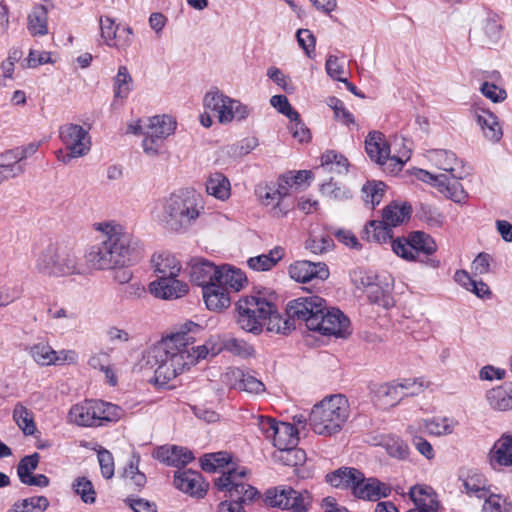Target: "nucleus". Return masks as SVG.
Returning <instances> with one entry per match:
<instances>
[{
	"mask_svg": "<svg viewBox=\"0 0 512 512\" xmlns=\"http://www.w3.org/2000/svg\"><path fill=\"white\" fill-rule=\"evenodd\" d=\"M203 331L201 325L186 321L149 350L147 364L154 369L155 381L158 384H167L200 360L217 356L222 351L243 359L255 354L251 344L232 336L224 337L220 341L210 338L203 345L194 346Z\"/></svg>",
	"mask_w": 512,
	"mask_h": 512,
	"instance_id": "f257e3e1",
	"label": "nucleus"
},
{
	"mask_svg": "<svg viewBox=\"0 0 512 512\" xmlns=\"http://www.w3.org/2000/svg\"><path fill=\"white\" fill-rule=\"evenodd\" d=\"M93 226L100 236L99 243L91 246L85 254L91 268L106 270L124 267L138 257V241L122 225L107 221Z\"/></svg>",
	"mask_w": 512,
	"mask_h": 512,
	"instance_id": "f03ea898",
	"label": "nucleus"
},
{
	"mask_svg": "<svg viewBox=\"0 0 512 512\" xmlns=\"http://www.w3.org/2000/svg\"><path fill=\"white\" fill-rule=\"evenodd\" d=\"M237 322L241 329L257 334L264 324L269 331L287 334L294 329L295 322L287 314L281 316L275 305L259 296H246L237 302Z\"/></svg>",
	"mask_w": 512,
	"mask_h": 512,
	"instance_id": "7ed1b4c3",
	"label": "nucleus"
},
{
	"mask_svg": "<svg viewBox=\"0 0 512 512\" xmlns=\"http://www.w3.org/2000/svg\"><path fill=\"white\" fill-rule=\"evenodd\" d=\"M203 206L193 189H179L163 198L154 209V217L168 230L182 231L192 226Z\"/></svg>",
	"mask_w": 512,
	"mask_h": 512,
	"instance_id": "20e7f679",
	"label": "nucleus"
},
{
	"mask_svg": "<svg viewBox=\"0 0 512 512\" xmlns=\"http://www.w3.org/2000/svg\"><path fill=\"white\" fill-rule=\"evenodd\" d=\"M248 472L246 467L230 469L214 479L217 490L228 498L219 503L217 512H245L242 505L259 496L257 489L247 482Z\"/></svg>",
	"mask_w": 512,
	"mask_h": 512,
	"instance_id": "39448f33",
	"label": "nucleus"
},
{
	"mask_svg": "<svg viewBox=\"0 0 512 512\" xmlns=\"http://www.w3.org/2000/svg\"><path fill=\"white\" fill-rule=\"evenodd\" d=\"M349 413L348 399L341 394L331 395L314 405L310 413V425L316 434L331 436L341 431Z\"/></svg>",
	"mask_w": 512,
	"mask_h": 512,
	"instance_id": "423d86ee",
	"label": "nucleus"
},
{
	"mask_svg": "<svg viewBox=\"0 0 512 512\" xmlns=\"http://www.w3.org/2000/svg\"><path fill=\"white\" fill-rule=\"evenodd\" d=\"M35 268L43 275L56 277L83 274L85 271L80 258L72 249L52 244L37 255Z\"/></svg>",
	"mask_w": 512,
	"mask_h": 512,
	"instance_id": "0eeeda50",
	"label": "nucleus"
},
{
	"mask_svg": "<svg viewBox=\"0 0 512 512\" xmlns=\"http://www.w3.org/2000/svg\"><path fill=\"white\" fill-rule=\"evenodd\" d=\"M124 410L102 400H85L73 405L68 413V421L82 427H98L108 422H117Z\"/></svg>",
	"mask_w": 512,
	"mask_h": 512,
	"instance_id": "6e6552de",
	"label": "nucleus"
},
{
	"mask_svg": "<svg viewBox=\"0 0 512 512\" xmlns=\"http://www.w3.org/2000/svg\"><path fill=\"white\" fill-rule=\"evenodd\" d=\"M203 106L214 112L221 124H229L233 121L241 122L250 114V108L247 105L230 98L217 88L206 92L203 97Z\"/></svg>",
	"mask_w": 512,
	"mask_h": 512,
	"instance_id": "1a4fd4ad",
	"label": "nucleus"
},
{
	"mask_svg": "<svg viewBox=\"0 0 512 512\" xmlns=\"http://www.w3.org/2000/svg\"><path fill=\"white\" fill-rule=\"evenodd\" d=\"M392 251L406 261H422L421 255L429 256L436 252L437 245L433 238L422 232H411L408 237L391 240Z\"/></svg>",
	"mask_w": 512,
	"mask_h": 512,
	"instance_id": "9d476101",
	"label": "nucleus"
},
{
	"mask_svg": "<svg viewBox=\"0 0 512 512\" xmlns=\"http://www.w3.org/2000/svg\"><path fill=\"white\" fill-rule=\"evenodd\" d=\"M177 123L169 115H157L148 118L144 126L143 151L146 155L155 157L161 153L165 140L176 130Z\"/></svg>",
	"mask_w": 512,
	"mask_h": 512,
	"instance_id": "9b49d317",
	"label": "nucleus"
},
{
	"mask_svg": "<svg viewBox=\"0 0 512 512\" xmlns=\"http://www.w3.org/2000/svg\"><path fill=\"white\" fill-rule=\"evenodd\" d=\"M59 137L68 152L59 150L57 158L65 164L74 158L87 155L91 149L89 132L81 125L73 123L62 125L59 129Z\"/></svg>",
	"mask_w": 512,
	"mask_h": 512,
	"instance_id": "f8f14e48",
	"label": "nucleus"
},
{
	"mask_svg": "<svg viewBox=\"0 0 512 512\" xmlns=\"http://www.w3.org/2000/svg\"><path fill=\"white\" fill-rule=\"evenodd\" d=\"M326 310V301L316 295L300 297L290 301L286 307L287 315L295 321L305 323L308 330L319 328V320Z\"/></svg>",
	"mask_w": 512,
	"mask_h": 512,
	"instance_id": "ddd939ff",
	"label": "nucleus"
},
{
	"mask_svg": "<svg viewBox=\"0 0 512 512\" xmlns=\"http://www.w3.org/2000/svg\"><path fill=\"white\" fill-rule=\"evenodd\" d=\"M365 150L372 161L383 166L388 161L394 164L391 171H399L402 166L410 159L411 149L404 146L403 152L399 156L390 157V146L385 136L380 131H371L365 139Z\"/></svg>",
	"mask_w": 512,
	"mask_h": 512,
	"instance_id": "4468645a",
	"label": "nucleus"
},
{
	"mask_svg": "<svg viewBox=\"0 0 512 512\" xmlns=\"http://www.w3.org/2000/svg\"><path fill=\"white\" fill-rule=\"evenodd\" d=\"M256 194L262 205L271 207V215L275 218L287 216L291 206L285 202L289 195L287 189L278 179L275 184L260 185L256 188Z\"/></svg>",
	"mask_w": 512,
	"mask_h": 512,
	"instance_id": "2eb2a0df",
	"label": "nucleus"
},
{
	"mask_svg": "<svg viewBox=\"0 0 512 512\" xmlns=\"http://www.w3.org/2000/svg\"><path fill=\"white\" fill-rule=\"evenodd\" d=\"M319 328L314 331L325 336L346 337L350 334V320L337 308L327 309L321 315Z\"/></svg>",
	"mask_w": 512,
	"mask_h": 512,
	"instance_id": "dca6fc26",
	"label": "nucleus"
},
{
	"mask_svg": "<svg viewBox=\"0 0 512 512\" xmlns=\"http://www.w3.org/2000/svg\"><path fill=\"white\" fill-rule=\"evenodd\" d=\"M289 275L297 282L324 281L329 277L328 266L324 262L308 260L296 261L289 266Z\"/></svg>",
	"mask_w": 512,
	"mask_h": 512,
	"instance_id": "f3484780",
	"label": "nucleus"
},
{
	"mask_svg": "<svg viewBox=\"0 0 512 512\" xmlns=\"http://www.w3.org/2000/svg\"><path fill=\"white\" fill-rule=\"evenodd\" d=\"M174 485L178 490L195 498H203L209 486L201 473L193 470L176 471L174 474Z\"/></svg>",
	"mask_w": 512,
	"mask_h": 512,
	"instance_id": "a211bd4d",
	"label": "nucleus"
},
{
	"mask_svg": "<svg viewBox=\"0 0 512 512\" xmlns=\"http://www.w3.org/2000/svg\"><path fill=\"white\" fill-rule=\"evenodd\" d=\"M454 421L447 417H433L431 419H420L407 427V433L427 434L431 436H443L451 434L454 430Z\"/></svg>",
	"mask_w": 512,
	"mask_h": 512,
	"instance_id": "6ab92c4d",
	"label": "nucleus"
},
{
	"mask_svg": "<svg viewBox=\"0 0 512 512\" xmlns=\"http://www.w3.org/2000/svg\"><path fill=\"white\" fill-rule=\"evenodd\" d=\"M426 157L438 169L450 173L452 178L462 179L464 177L463 163L454 152L445 149H431L427 151Z\"/></svg>",
	"mask_w": 512,
	"mask_h": 512,
	"instance_id": "aec40b11",
	"label": "nucleus"
},
{
	"mask_svg": "<svg viewBox=\"0 0 512 512\" xmlns=\"http://www.w3.org/2000/svg\"><path fill=\"white\" fill-rule=\"evenodd\" d=\"M414 508L425 512H440L441 504L437 492L427 484H415L408 491Z\"/></svg>",
	"mask_w": 512,
	"mask_h": 512,
	"instance_id": "412c9836",
	"label": "nucleus"
},
{
	"mask_svg": "<svg viewBox=\"0 0 512 512\" xmlns=\"http://www.w3.org/2000/svg\"><path fill=\"white\" fill-rule=\"evenodd\" d=\"M266 503L272 507H279L282 509H291L300 503V499H310L308 492L300 493L291 487H275L270 488L265 493Z\"/></svg>",
	"mask_w": 512,
	"mask_h": 512,
	"instance_id": "4be33fe9",
	"label": "nucleus"
},
{
	"mask_svg": "<svg viewBox=\"0 0 512 512\" xmlns=\"http://www.w3.org/2000/svg\"><path fill=\"white\" fill-rule=\"evenodd\" d=\"M101 37L107 46L116 48L118 50L126 49L132 43L133 30L131 27L126 26L122 29V32L126 33V37L116 39V34L119 29V25L109 16H101L99 20Z\"/></svg>",
	"mask_w": 512,
	"mask_h": 512,
	"instance_id": "5701e85b",
	"label": "nucleus"
},
{
	"mask_svg": "<svg viewBox=\"0 0 512 512\" xmlns=\"http://www.w3.org/2000/svg\"><path fill=\"white\" fill-rule=\"evenodd\" d=\"M178 276L162 277L149 284V291L160 299L180 298L188 292V284L177 279Z\"/></svg>",
	"mask_w": 512,
	"mask_h": 512,
	"instance_id": "b1692460",
	"label": "nucleus"
},
{
	"mask_svg": "<svg viewBox=\"0 0 512 512\" xmlns=\"http://www.w3.org/2000/svg\"><path fill=\"white\" fill-rule=\"evenodd\" d=\"M474 117L481 128L483 136L492 143H497L503 136L502 126L498 117L490 110L476 106L474 108Z\"/></svg>",
	"mask_w": 512,
	"mask_h": 512,
	"instance_id": "393cba45",
	"label": "nucleus"
},
{
	"mask_svg": "<svg viewBox=\"0 0 512 512\" xmlns=\"http://www.w3.org/2000/svg\"><path fill=\"white\" fill-rule=\"evenodd\" d=\"M227 384L234 389L248 393L259 394L264 392V384L249 372L239 368L230 369L225 374Z\"/></svg>",
	"mask_w": 512,
	"mask_h": 512,
	"instance_id": "a878e982",
	"label": "nucleus"
},
{
	"mask_svg": "<svg viewBox=\"0 0 512 512\" xmlns=\"http://www.w3.org/2000/svg\"><path fill=\"white\" fill-rule=\"evenodd\" d=\"M154 457L160 462L174 467L185 466L194 459L190 450L175 445L158 447L154 452Z\"/></svg>",
	"mask_w": 512,
	"mask_h": 512,
	"instance_id": "bb28decb",
	"label": "nucleus"
},
{
	"mask_svg": "<svg viewBox=\"0 0 512 512\" xmlns=\"http://www.w3.org/2000/svg\"><path fill=\"white\" fill-rule=\"evenodd\" d=\"M391 487L376 478H365L355 488L354 496L364 500L378 501L380 498L388 497Z\"/></svg>",
	"mask_w": 512,
	"mask_h": 512,
	"instance_id": "cd10ccee",
	"label": "nucleus"
},
{
	"mask_svg": "<svg viewBox=\"0 0 512 512\" xmlns=\"http://www.w3.org/2000/svg\"><path fill=\"white\" fill-rule=\"evenodd\" d=\"M326 479L333 487L349 489L354 495L355 488L363 480V473L355 468L344 467L327 474Z\"/></svg>",
	"mask_w": 512,
	"mask_h": 512,
	"instance_id": "c85d7f7f",
	"label": "nucleus"
},
{
	"mask_svg": "<svg viewBox=\"0 0 512 512\" xmlns=\"http://www.w3.org/2000/svg\"><path fill=\"white\" fill-rule=\"evenodd\" d=\"M218 273L219 267L207 260L197 259L191 265L190 279L204 289L205 285L216 282Z\"/></svg>",
	"mask_w": 512,
	"mask_h": 512,
	"instance_id": "c756f323",
	"label": "nucleus"
},
{
	"mask_svg": "<svg viewBox=\"0 0 512 512\" xmlns=\"http://www.w3.org/2000/svg\"><path fill=\"white\" fill-rule=\"evenodd\" d=\"M151 265L158 279L179 276L181 271V265L177 258L166 252L153 255Z\"/></svg>",
	"mask_w": 512,
	"mask_h": 512,
	"instance_id": "7c9ffc66",
	"label": "nucleus"
},
{
	"mask_svg": "<svg viewBox=\"0 0 512 512\" xmlns=\"http://www.w3.org/2000/svg\"><path fill=\"white\" fill-rule=\"evenodd\" d=\"M486 400L494 410L507 411L512 409V383L506 382L488 390Z\"/></svg>",
	"mask_w": 512,
	"mask_h": 512,
	"instance_id": "2f4dec72",
	"label": "nucleus"
},
{
	"mask_svg": "<svg viewBox=\"0 0 512 512\" xmlns=\"http://www.w3.org/2000/svg\"><path fill=\"white\" fill-rule=\"evenodd\" d=\"M203 299L209 310H221L230 305L229 291H226L217 282L205 285L202 289Z\"/></svg>",
	"mask_w": 512,
	"mask_h": 512,
	"instance_id": "473e14b6",
	"label": "nucleus"
},
{
	"mask_svg": "<svg viewBox=\"0 0 512 512\" xmlns=\"http://www.w3.org/2000/svg\"><path fill=\"white\" fill-rule=\"evenodd\" d=\"M490 463L493 467L512 466V436L503 435L490 451Z\"/></svg>",
	"mask_w": 512,
	"mask_h": 512,
	"instance_id": "72a5a7b5",
	"label": "nucleus"
},
{
	"mask_svg": "<svg viewBox=\"0 0 512 512\" xmlns=\"http://www.w3.org/2000/svg\"><path fill=\"white\" fill-rule=\"evenodd\" d=\"M412 208L406 202L393 201L382 211L384 223L392 229L406 222L411 215Z\"/></svg>",
	"mask_w": 512,
	"mask_h": 512,
	"instance_id": "f704fd0d",
	"label": "nucleus"
},
{
	"mask_svg": "<svg viewBox=\"0 0 512 512\" xmlns=\"http://www.w3.org/2000/svg\"><path fill=\"white\" fill-rule=\"evenodd\" d=\"M216 282L226 291L233 290L238 292L247 282V278L240 269L224 265L219 267Z\"/></svg>",
	"mask_w": 512,
	"mask_h": 512,
	"instance_id": "c9c22d12",
	"label": "nucleus"
},
{
	"mask_svg": "<svg viewBox=\"0 0 512 512\" xmlns=\"http://www.w3.org/2000/svg\"><path fill=\"white\" fill-rule=\"evenodd\" d=\"M370 391L383 406H395L403 398L397 382L373 384Z\"/></svg>",
	"mask_w": 512,
	"mask_h": 512,
	"instance_id": "e433bc0d",
	"label": "nucleus"
},
{
	"mask_svg": "<svg viewBox=\"0 0 512 512\" xmlns=\"http://www.w3.org/2000/svg\"><path fill=\"white\" fill-rule=\"evenodd\" d=\"M21 162V156L17 152V149L7 150L0 154V183L4 180L14 178L21 175L24 172V167L19 164Z\"/></svg>",
	"mask_w": 512,
	"mask_h": 512,
	"instance_id": "4c0bfd02",
	"label": "nucleus"
},
{
	"mask_svg": "<svg viewBox=\"0 0 512 512\" xmlns=\"http://www.w3.org/2000/svg\"><path fill=\"white\" fill-rule=\"evenodd\" d=\"M363 237L369 242L387 243L393 238V230L384 223V219L369 221L363 231Z\"/></svg>",
	"mask_w": 512,
	"mask_h": 512,
	"instance_id": "58836bf2",
	"label": "nucleus"
},
{
	"mask_svg": "<svg viewBox=\"0 0 512 512\" xmlns=\"http://www.w3.org/2000/svg\"><path fill=\"white\" fill-rule=\"evenodd\" d=\"M206 191L216 199L225 201L231 195L230 181L222 173L211 174L206 182Z\"/></svg>",
	"mask_w": 512,
	"mask_h": 512,
	"instance_id": "ea45409f",
	"label": "nucleus"
},
{
	"mask_svg": "<svg viewBox=\"0 0 512 512\" xmlns=\"http://www.w3.org/2000/svg\"><path fill=\"white\" fill-rule=\"evenodd\" d=\"M298 431L293 424L280 422L277 427V434L273 437V445L278 449L297 446Z\"/></svg>",
	"mask_w": 512,
	"mask_h": 512,
	"instance_id": "a19ab883",
	"label": "nucleus"
},
{
	"mask_svg": "<svg viewBox=\"0 0 512 512\" xmlns=\"http://www.w3.org/2000/svg\"><path fill=\"white\" fill-rule=\"evenodd\" d=\"M458 180L455 178L450 179L445 175V177L438 179L440 182V189L438 190L455 203L463 204L468 199V193Z\"/></svg>",
	"mask_w": 512,
	"mask_h": 512,
	"instance_id": "79ce46f5",
	"label": "nucleus"
},
{
	"mask_svg": "<svg viewBox=\"0 0 512 512\" xmlns=\"http://www.w3.org/2000/svg\"><path fill=\"white\" fill-rule=\"evenodd\" d=\"M283 257V249L275 247L268 254H261L247 260L249 268L254 271H268Z\"/></svg>",
	"mask_w": 512,
	"mask_h": 512,
	"instance_id": "37998d69",
	"label": "nucleus"
},
{
	"mask_svg": "<svg viewBox=\"0 0 512 512\" xmlns=\"http://www.w3.org/2000/svg\"><path fill=\"white\" fill-rule=\"evenodd\" d=\"M133 79L126 66H120L114 77L113 92L114 103L118 100H125L132 91Z\"/></svg>",
	"mask_w": 512,
	"mask_h": 512,
	"instance_id": "c03bdc74",
	"label": "nucleus"
},
{
	"mask_svg": "<svg viewBox=\"0 0 512 512\" xmlns=\"http://www.w3.org/2000/svg\"><path fill=\"white\" fill-rule=\"evenodd\" d=\"M13 420L25 435H34L36 432L33 414L21 402L16 403L14 407Z\"/></svg>",
	"mask_w": 512,
	"mask_h": 512,
	"instance_id": "a18cd8bd",
	"label": "nucleus"
},
{
	"mask_svg": "<svg viewBox=\"0 0 512 512\" xmlns=\"http://www.w3.org/2000/svg\"><path fill=\"white\" fill-rule=\"evenodd\" d=\"M231 463V456L226 452H217V453H211L206 454L203 459L201 460V467L204 471L207 472H215L218 469H222L227 467L225 472H227L230 469H237V467L230 466ZM241 466H238L240 468ZM224 473V471L221 473V475Z\"/></svg>",
	"mask_w": 512,
	"mask_h": 512,
	"instance_id": "49530a36",
	"label": "nucleus"
},
{
	"mask_svg": "<svg viewBox=\"0 0 512 512\" xmlns=\"http://www.w3.org/2000/svg\"><path fill=\"white\" fill-rule=\"evenodd\" d=\"M463 487L468 495L475 496L480 499H486L490 494H492L487 480L479 474H472L465 478L463 480Z\"/></svg>",
	"mask_w": 512,
	"mask_h": 512,
	"instance_id": "de8ad7c7",
	"label": "nucleus"
},
{
	"mask_svg": "<svg viewBox=\"0 0 512 512\" xmlns=\"http://www.w3.org/2000/svg\"><path fill=\"white\" fill-rule=\"evenodd\" d=\"M48 507L45 496H33L16 501L7 512H44Z\"/></svg>",
	"mask_w": 512,
	"mask_h": 512,
	"instance_id": "09e8293b",
	"label": "nucleus"
},
{
	"mask_svg": "<svg viewBox=\"0 0 512 512\" xmlns=\"http://www.w3.org/2000/svg\"><path fill=\"white\" fill-rule=\"evenodd\" d=\"M320 169L324 172L346 173L348 170V160L341 154L327 151L321 157V165L318 170Z\"/></svg>",
	"mask_w": 512,
	"mask_h": 512,
	"instance_id": "8fccbe9b",
	"label": "nucleus"
},
{
	"mask_svg": "<svg viewBox=\"0 0 512 512\" xmlns=\"http://www.w3.org/2000/svg\"><path fill=\"white\" fill-rule=\"evenodd\" d=\"M28 30L32 35H46L48 33L47 26V10L45 6L40 5L33 9L28 16Z\"/></svg>",
	"mask_w": 512,
	"mask_h": 512,
	"instance_id": "3c124183",
	"label": "nucleus"
},
{
	"mask_svg": "<svg viewBox=\"0 0 512 512\" xmlns=\"http://www.w3.org/2000/svg\"><path fill=\"white\" fill-rule=\"evenodd\" d=\"M333 246V238L326 233L316 234L312 232L305 243L306 249L314 254H322L328 252L333 248Z\"/></svg>",
	"mask_w": 512,
	"mask_h": 512,
	"instance_id": "603ef678",
	"label": "nucleus"
},
{
	"mask_svg": "<svg viewBox=\"0 0 512 512\" xmlns=\"http://www.w3.org/2000/svg\"><path fill=\"white\" fill-rule=\"evenodd\" d=\"M278 179L290 194L292 189H299L308 183L312 179V172L307 170L290 171L281 175Z\"/></svg>",
	"mask_w": 512,
	"mask_h": 512,
	"instance_id": "864d4df0",
	"label": "nucleus"
},
{
	"mask_svg": "<svg viewBox=\"0 0 512 512\" xmlns=\"http://www.w3.org/2000/svg\"><path fill=\"white\" fill-rule=\"evenodd\" d=\"M383 446L391 457L403 460L409 456L407 443L396 435L383 438Z\"/></svg>",
	"mask_w": 512,
	"mask_h": 512,
	"instance_id": "5fc2aeb1",
	"label": "nucleus"
},
{
	"mask_svg": "<svg viewBox=\"0 0 512 512\" xmlns=\"http://www.w3.org/2000/svg\"><path fill=\"white\" fill-rule=\"evenodd\" d=\"M29 353L34 361L42 366L54 365L56 351L47 343H38L30 347Z\"/></svg>",
	"mask_w": 512,
	"mask_h": 512,
	"instance_id": "6e6d98bb",
	"label": "nucleus"
},
{
	"mask_svg": "<svg viewBox=\"0 0 512 512\" xmlns=\"http://www.w3.org/2000/svg\"><path fill=\"white\" fill-rule=\"evenodd\" d=\"M277 458L284 465L295 467L305 463L306 453L303 449L297 448L296 446H292L280 449Z\"/></svg>",
	"mask_w": 512,
	"mask_h": 512,
	"instance_id": "4d7b16f0",
	"label": "nucleus"
},
{
	"mask_svg": "<svg viewBox=\"0 0 512 512\" xmlns=\"http://www.w3.org/2000/svg\"><path fill=\"white\" fill-rule=\"evenodd\" d=\"M73 488L84 503L92 504L95 502L96 492L92 482L86 477L77 478L73 483Z\"/></svg>",
	"mask_w": 512,
	"mask_h": 512,
	"instance_id": "13d9d810",
	"label": "nucleus"
},
{
	"mask_svg": "<svg viewBox=\"0 0 512 512\" xmlns=\"http://www.w3.org/2000/svg\"><path fill=\"white\" fill-rule=\"evenodd\" d=\"M482 512H512V504L497 494H490L484 501Z\"/></svg>",
	"mask_w": 512,
	"mask_h": 512,
	"instance_id": "bf43d9fd",
	"label": "nucleus"
},
{
	"mask_svg": "<svg viewBox=\"0 0 512 512\" xmlns=\"http://www.w3.org/2000/svg\"><path fill=\"white\" fill-rule=\"evenodd\" d=\"M397 384L403 397L417 395L427 387V383L421 377L401 379Z\"/></svg>",
	"mask_w": 512,
	"mask_h": 512,
	"instance_id": "052dcab7",
	"label": "nucleus"
},
{
	"mask_svg": "<svg viewBox=\"0 0 512 512\" xmlns=\"http://www.w3.org/2000/svg\"><path fill=\"white\" fill-rule=\"evenodd\" d=\"M270 104L279 113L285 115L289 120H297L299 118V113L292 108L288 98L285 95L272 96L270 99Z\"/></svg>",
	"mask_w": 512,
	"mask_h": 512,
	"instance_id": "680f3d73",
	"label": "nucleus"
},
{
	"mask_svg": "<svg viewBox=\"0 0 512 512\" xmlns=\"http://www.w3.org/2000/svg\"><path fill=\"white\" fill-rule=\"evenodd\" d=\"M384 187L382 182L365 184L362 188L365 202L370 203L372 207L378 205L383 197Z\"/></svg>",
	"mask_w": 512,
	"mask_h": 512,
	"instance_id": "e2e57ef3",
	"label": "nucleus"
},
{
	"mask_svg": "<svg viewBox=\"0 0 512 512\" xmlns=\"http://www.w3.org/2000/svg\"><path fill=\"white\" fill-rule=\"evenodd\" d=\"M502 29L501 18L499 14L488 11L484 21L485 34L493 41L497 40L500 36Z\"/></svg>",
	"mask_w": 512,
	"mask_h": 512,
	"instance_id": "0e129e2a",
	"label": "nucleus"
},
{
	"mask_svg": "<svg viewBox=\"0 0 512 512\" xmlns=\"http://www.w3.org/2000/svg\"><path fill=\"white\" fill-rule=\"evenodd\" d=\"M296 38L299 46L305 51L309 58L315 55L316 39L309 29H298Z\"/></svg>",
	"mask_w": 512,
	"mask_h": 512,
	"instance_id": "69168bd1",
	"label": "nucleus"
},
{
	"mask_svg": "<svg viewBox=\"0 0 512 512\" xmlns=\"http://www.w3.org/2000/svg\"><path fill=\"white\" fill-rule=\"evenodd\" d=\"M40 455L35 452L31 455H27L23 457L18 466H17V475L20 481L28 475L32 474L34 470L37 469L39 463Z\"/></svg>",
	"mask_w": 512,
	"mask_h": 512,
	"instance_id": "338daca9",
	"label": "nucleus"
},
{
	"mask_svg": "<svg viewBox=\"0 0 512 512\" xmlns=\"http://www.w3.org/2000/svg\"><path fill=\"white\" fill-rule=\"evenodd\" d=\"M480 91L487 99L494 103L502 102L507 97L506 91L504 89L490 82L482 83Z\"/></svg>",
	"mask_w": 512,
	"mask_h": 512,
	"instance_id": "774afa93",
	"label": "nucleus"
}]
</instances>
